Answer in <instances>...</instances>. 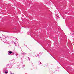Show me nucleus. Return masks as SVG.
<instances>
[{
	"instance_id": "f257e3e1",
	"label": "nucleus",
	"mask_w": 74,
	"mask_h": 74,
	"mask_svg": "<svg viewBox=\"0 0 74 74\" xmlns=\"http://www.w3.org/2000/svg\"><path fill=\"white\" fill-rule=\"evenodd\" d=\"M8 71H6L5 72V74H8Z\"/></svg>"
},
{
	"instance_id": "f03ea898",
	"label": "nucleus",
	"mask_w": 74,
	"mask_h": 74,
	"mask_svg": "<svg viewBox=\"0 0 74 74\" xmlns=\"http://www.w3.org/2000/svg\"><path fill=\"white\" fill-rule=\"evenodd\" d=\"M9 53H10V54L12 53V51H9Z\"/></svg>"
}]
</instances>
